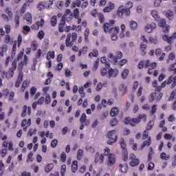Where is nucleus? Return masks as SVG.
<instances>
[{
	"instance_id": "42",
	"label": "nucleus",
	"mask_w": 176,
	"mask_h": 176,
	"mask_svg": "<svg viewBox=\"0 0 176 176\" xmlns=\"http://www.w3.org/2000/svg\"><path fill=\"white\" fill-rule=\"evenodd\" d=\"M3 171H5V165L2 160H0V176L3 175Z\"/></svg>"
},
{
	"instance_id": "11",
	"label": "nucleus",
	"mask_w": 176,
	"mask_h": 176,
	"mask_svg": "<svg viewBox=\"0 0 176 176\" xmlns=\"http://www.w3.org/2000/svg\"><path fill=\"white\" fill-rule=\"evenodd\" d=\"M50 5H53V1L50 0L48 3L45 1H41L37 5V9L38 10H45L46 6H48V8H50Z\"/></svg>"
},
{
	"instance_id": "30",
	"label": "nucleus",
	"mask_w": 176,
	"mask_h": 176,
	"mask_svg": "<svg viewBox=\"0 0 176 176\" xmlns=\"http://www.w3.org/2000/svg\"><path fill=\"white\" fill-rule=\"evenodd\" d=\"M64 25H65V21L62 18V20L59 23V27H58L59 32H64Z\"/></svg>"
},
{
	"instance_id": "5",
	"label": "nucleus",
	"mask_w": 176,
	"mask_h": 176,
	"mask_svg": "<svg viewBox=\"0 0 176 176\" xmlns=\"http://www.w3.org/2000/svg\"><path fill=\"white\" fill-rule=\"evenodd\" d=\"M107 144L109 145H112L113 144H115L116 141H118V135L116 134V131L111 130L107 133Z\"/></svg>"
},
{
	"instance_id": "51",
	"label": "nucleus",
	"mask_w": 176,
	"mask_h": 176,
	"mask_svg": "<svg viewBox=\"0 0 176 176\" xmlns=\"http://www.w3.org/2000/svg\"><path fill=\"white\" fill-rule=\"evenodd\" d=\"M67 171V166L66 165H62L60 168V175L62 176L65 175V172Z\"/></svg>"
},
{
	"instance_id": "56",
	"label": "nucleus",
	"mask_w": 176,
	"mask_h": 176,
	"mask_svg": "<svg viewBox=\"0 0 176 176\" xmlns=\"http://www.w3.org/2000/svg\"><path fill=\"white\" fill-rule=\"evenodd\" d=\"M122 13L125 16H130V13H131L130 9L122 8Z\"/></svg>"
},
{
	"instance_id": "25",
	"label": "nucleus",
	"mask_w": 176,
	"mask_h": 176,
	"mask_svg": "<svg viewBox=\"0 0 176 176\" xmlns=\"http://www.w3.org/2000/svg\"><path fill=\"white\" fill-rule=\"evenodd\" d=\"M146 44L144 43H140V50H142V56H145L146 54Z\"/></svg>"
},
{
	"instance_id": "34",
	"label": "nucleus",
	"mask_w": 176,
	"mask_h": 176,
	"mask_svg": "<svg viewBox=\"0 0 176 176\" xmlns=\"http://www.w3.org/2000/svg\"><path fill=\"white\" fill-rule=\"evenodd\" d=\"M130 74V70H129L128 69H125L122 73V79H126L127 76H129V74Z\"/></svg>"
},
{
	"instance_id": "9",
	"label": "nucleus",
	"mask_w": 176,
	"mask_h": 176,
	"mask_svg": "<svg viewBox=\"0 0 176 176\" xmlns=\"http://www.w3.org/2000/svg\"><path fill=\"white\" fill-rule=\"evenodd\" d=\"M124 122L125 124H130V126H132L133 127L140 122L138 117L137 118H130L128 117L124 120Z\"/></svg>"
},
{
	"instance_id": "43",
	"label": "nucleus",
	"mask_w": 176,
	"mask_h": 176,
	"mask_svg": "<svg viewBox=\"0 0 176 176\" xmlns=\"http://www.w3.org/2000/svg\"><path fill=\"white\" fill-rule=\"evenodd\" d=\"M85 151H87V152H89V153H94L96 152V150L94 149V148L90 146H86Z\"/></svg>"
},
{
	"instance_id": "10",
	"label": "nucleus",
	"mask_w": 176,
	"mask_h": 176,
	"mask_svg": "<svg viewBox=\"0 0 176 176\" xmlns=\"http://www.w3.org/2000/svg\"><path fill=\"white\" fill-rule=\"evenodd\" d=\"M129 160H131L130 166L131 167H137L140 164V159L137 158L134 154L129 155Z\"/></svg>"
},
{
	"instance_id": "61",
	"label": "nucleus",
	"mask_w": 176,
	"mask_h": 176,
	"mask_svg": "<svg viewBox=\"0 0 176 176\" xmlns=\"http://www.w3.org/2000/svg\"><path fill=\"white\" fill-rule=\"evenodd\" d=\"M74 14L72 13V12L71 11V10L69 9H67L65 10V14L63 16V17H67V16H71L73 15Z\"/></svg>"
},
{
	"instance_id": "16",
	"label": "nucleus",
	"mask_w": 176,
	"mask_h": 176,
	"mask_svg": "<svg viewBox=\"0 0 176 176\" xmlns=\"http://www.w3.org/2000/svg\"><path fill=\"white\" fill-rule=\"evenodd\" d=\"M162 39L164 41H166V42H168V43H173V41H174V39H176V32H175L172 36H169L168 35H164L162 37Z\"/></svg>"
},
{
	"instance_id": "54",
	"label": "nucleus",
	"mask_w": 176,
	"mask_h": 176,
	"mask_svg": "<svg viewBox=\"0 0 176 176\" xmlns=\"http://www.w3.org/2000/svg\"><path fill=\"white\" fill-rule=\"evenodd\" d=\"M28 85H30V83L28 82V81L25 80L23 81V84H22V91H25V89H27Z\"/></svg>"
},
{
	"instance_id": "4",
	"label": "nucleus",
	"mask_w": 176,
	"mask_h": 176,
	"mask_svg": "<svg viewBox=\"0 0 176 176\" xmlns=\"http://www.w3.org/2000/svg\"><path fill=\"white\" fill-rule=\"evenodd\" d=\"M16 68H17V61L14 60L12 62V67L7 73L5 72H2L3 78H4L5 75L7 79H10V78H13V75H14V71H16Z\"/></svg>"
},
{
	"instance_id": "6",
	"label": "nucleus",
	"mask_w": 176,
	"mask_h": 176,
	"mask_svg": "<svg viewBox=\"0 0 176 176\" xmlns=\"http://www.w3.org/2000/svg\"><path fill=\"white\" fill-rule=\"evenodd\" d=\"M171 85V87H174L176 86V76H170L166 81H164L161 87H166V85Z\"/></svg>"
},
{
	"instance_id": "59",
	"label": "nucleus",
	"mask_w": 176,
	"mask_h": 176,
	"mask_svg": "<svg viewBox=\"0 0 176 176\" xmlns=\"http://www.w3.org/2000/svg\"><path fill=\"white\" fill-rule=\"evenodd\" d=\"M63 6H64V1H59L56 2V8H58V9H63Z\"/></svg>"
},
{
	"instance_id": "21",
	"label": "nucleus",
	"mask_w": 176,
	"mask_h": 176,
	"mask_svg": "<svg viewBox=\"0 0 176 176\" xmlns=\"http://www.w3.org/2000/svg\"><path fill=\"white\" fill-rule=\"evenodd\" d=\"M151 15L152 17H153L155 21H157V20H160V15L159 14V12H157V10H152L151 11Z\"/></svg>"
},
{
	"instance_id": "2",
	"label": "nucleus",
	"mask_w": 176,
	"mask_h": 176,
	"mask_svg": "<svg viewBox=\"0 0 176 176\" xmlns=\"http://www.w3.org/2000/svg\"><path fill=\"white\" fill-rule=\"evenodd\" d=\"M78 39V34L76 32L69 33L67 35L66 40H65V45L67 47H72L74 46V43H75V41Z\"/></svg>"
},
{
	"instance_id": "53",
	"label": "nucleus",
	"mask_w": 176,
	"mask_h": 176,
	"mask_svg": "<svg viewBox=\"0 0 176 176\" xmlns=\"http://www.w3.org/2000/svg\"><path fill=\"white\" fill-rule=\"evenodd\" d=\"M100 72L101 76H107V75L108 74V70H107V69L105 68H102L100 70Z\"/></svg>"
},
{
	"instance_id": "18",
	"label": "nucleus",
	"mask_w": 176,
	"mask_h": 176,
	"mask_svg": "<svg viewBox=\"0 0 176 176\" xmlns=\"http://www.w3.org/2000/svg\"><path fill=\"white\" fill-rule=\"evenodd\" d=\"M113 9H115V3L110 2L109 5L104 8L103 12H104V13H109V12L113 10Z\"/></svg>"
},
{
	"instance_id": "35",
	"label": "nucleus",
	"mask_w": 176,
	"mask_h": 176,
	"mask_svg": "<svg viewBox=\"0 0 176 176\" xmlns=\"http://www.w3.org/2000/svg\"><path fill=\"white\" fill-rule=\"evenodd\" d=\"M151 142H152V141L151 140V137H148V140L143 142V145L142 146V149H144V148H145V146H149V145H151Z\"/></svg>"
},
{
	"instance_id": "64",
	"label": "nucleus",
	"mask_w": 176,
	"mask_h": 176,
	"mask_svg": "<svg viewBox=\"0 0 176 176\" xmlns=\"http://www.w3.org/2000/svg\"><path fill=\"white\" fill-rule=\"evenodd\" d=\"M125 8L126 9H129V10L131 9V8H133V3H132V1L126 2V4H125Z\"/></svg>"
},
{
	"instance_id": "23",
	"label": "nucleus",
	"mask_w": 176,
	"mask_h": 176,
	"mask_svg": "<svg viewBox=\"0 0 176 176\" xmlns=\"http://www.w3.org/2000/svg\"><path fill=\"white\" fill-rule=\"evenodd\" d=\"M110 115H111V116H113V117L118 116V115H119V108L113 107L111 109Z\"/></svg>"
},
{
	"instance_id": "50",
	"label": "nucleus",
	"mask_w": 176,
	"mask_h": 176,
	"mask_svg": "<svg viewBox=\"0 0 176 176\" xmlns=\"http://www.w3.org/2000/svg\"><path fill=\"white\" fill-rule=\"evenodd\" d=\"M51 58H54V51L49 52L47 54V60H50Z\"/></svg>"
},
{
	"instance_id": "12",
	"label": "nucleus",
	"mask_w": 176,
	"mask_h": 176,
	"mask_svg": "<svg viewBox=\"0 0 176 176\" xmlns=\"http://www.w3.org/2000/svg\"><path fill=\"white\" fill-rule=\"evenodd\" d=\"M94 162L95 163H100V164H102L104 163V160L105 157H104V154H100L99 152H96L94 155Z\"/></svg>"
},
{
	"instance_id": "17",
	"label": "nucleus",
	"mask_w": 176,
	"mask_h": 176,
	"mask_svg": "<svg viewBox=\"0 0 176 176\" xmlns=\"http://www.w3.org/2000/svg\"><path fill=\"white\" fill-rule=\"evenodd\" d=\"M119 75V70L118 69H110L108 70L109 78H116Z\"/></svg>"
},
{
	"instance_id": "8",
	"label": "nucleus",
	"mask_w": 176,
	"mask_h": 176,
	"mask_svg": "<svg viewBox=\"0 0 176 176\" xmlns=\"http://www.w3.org/2000/svg\"><path fill=\"white\" fill-rule=\"evenodd\" d=\"M115 163H116V155L113 153L109 154L107 158V164L108 167H112Z\"/></svg>"
},
{
	"instance_id": "60",
	"label": "nucleus",
	"mask_w": 176,
	"mask_h": 176,
	"mask_svg": "<svg viewBox=\"0 0 176 176\" xmlns=\"http://www.w3.org/2000/svg\"><path fill=\"white\" fill-rule=\"evenodd\" d=\"M138 118L140 119V122H141V120H143L144 122H146V115L145 114L139 115Z\"/></svg>"
},
{
	"instance_id": "31",
	"label": "nucleus",
	"mask_w": 176,
	"mask_h": 176,
	"mask_svg": "<svg viewBox=\"0 0 176 176\" xmlns=\"http://www.w3.org/2000/svg\"><path fill=\"white\" fill-rule=\"evenodd\" d=\"M54 168V165L53 164H48L45 167V173H50V171H52Z\"/></svg>"
},
{
	"instance_id": "33",
	"label": "nucleus",
	"mask_w": 176,
	"mask_h": 176,
	"mask_svg": "<svg viewBox=\"0 0 176 176\" xmlns=\"http://www.w3.org/2000/svg\"><path fill=\"white\" fill-rule=\"evenodd\" d=\"M119 167L120 168L121 173H127V170H129V166L127 165H124L120 164L119 165Z\"/></svg>"
},
{
	"instance_id": "24",
	"label": "nucleus",
	"mask_w": 176,
	"mask_h": 176,
	"mask_svg": "<svg viewBox=\"0 0 176 176\" xmlns=\"http://www.w3.org/2000/svg\"><path fill=\"white\" fill-rule=\"evenodd\" d=\"M123 8H124V6L121 5L119 6L117 10V16H118L120 19H122L123 17Z\"/></svg>"
},
{
	"instance_id": "58",
	"label": "nucleus",
	"mask_w": 176,
	"mask_h": 176,
	"mask_svg": "<svg viewBox=\"0 0 176 176\" xmlns=\"http://www.w3.org/2000/svg\"><path fill=\"white\" fill-rule=\"evenodd\" d=\"M98 64H100V59H97L95 61L93 67V71H97V69H98Z\"/></svg>"
},
{
	"instance_id": "47",
	"label": "nucleus",
	"mask_w": 176,
	"mask_h": 176,
	"mask_svg": "<svg viewBox=\"0 0 176 176\" xmlns=\"http://www.w3.org/2000/svg\"><path fill=\"white\" fill-rule=\"evenodd\" d=\"M160 157L162 160H168V159H170V155H166V153H162Z\"/></svg>"
},
{
	"instance_id": "38",
	"label": "nucleus",
	"mask_w": 176,
	"mask_h": 176,
	"mask_svg": "<svg viewBox=\"0 0 176 176\" xmlns=\"http://www.w3.org/2000/svg\"><path fill=\"white\" fill-rule=\"evenodd\" d=\"M80 5H82V1L80 0H76L75 1L72 2V8H76V6H78V8H79V6H80Z\"/></svg>"
},
{
	"instance_id": "44",
	"label": "nucleus",
	"mask_w": 176,
	"mask_h": 176,
	"mask_svg": "<svg viewBox=\"0 0 176 176\" xmlns=\"http://www.w3.org/2000/svg\"><path fill=\"white\" fill-rule=\"evenodd\" d=\"M30 31H31V28H30L28 25H24L23 27V33L25 34H28V32H30Z\"/></svg>"
},
{
	"instance_id": "55",
	"label": "nucleus",
	"mask_w": 176,
	"mask_h": 176,
	"mask_svg": "<svg viewBox=\"0 0 176 176\" xmlns=\"http://www.w3.org/2000/svg\"><path fill=\"white\" fill-rule=\"evenodd\" d=\"M123 160L124 162H127V160H129V153L127 152V151L124 150L123 151Z\"/></svg>"
},
{
	"instance_id": "14",
	"label": "nucleus",
	"mask_w": 176,
	"mask_h": 176,
	"mask_svg": "<svg viewBox=\"0 0 176 176\" xmlns=\"http://www.w3.org/2000/svg\"><path fill=\"white\" fill-rule=\"evenodd\" d=\"M157 27V25L155 23L147 24L144 27V31L145 32H147V34H151L154 30H156Z\"/></svg>"
},
{
	"instance_id": "39",
	"label": "nucleus",
	"mask_w": 176,
	"mask_h": 176,
	"mask_svg": "<svg viewBox=\"0 0 176 176\" xmlns=\"http://www.w3.org/2000/svg\"><path fill=\"white\" fill-rule=\"evenodd\" d=\"M51 25L52 27H56V25H57V16H54L51 18Z\"/></svg>"
},
{
	"instance_id": "29",
	"label": "nucleus",
	"mask_w": 176,
	"mask_h": 176,
	"mask_svg": "<svg viewBox=\"0 0 176 176\" xmlns=\"http://www.w3.org/2000/svg\"><path fill=\"white\" fill-rule=\"evenodd\" d=\"M72 173H76L78 171V161H74L72 164Z\"/></svg>"
},
{
	"instance_id": "49",
	"label": "nucleus",
	"mask_w": 176,
	"mask_h": 176,
	"mask_svg": "<svg viewBox=\"0 0 176 176\" xmlns=\"http://www.w3.org/2000/svg\"><path fill=\"white\" fill-rule=\"evenodd\" d=\"M32 156H34V153L32 152H30L28 155V158L26 160V162L28 163H29V162H34V159L32 158Z\"/></svg>"
},
{
	"instance_id": "57",
	"label": "nucleus",
	"mask_w": 176,
	"mask_h": 176,
	"mask_svg": "<svg viewBox=\"0 0 176 176\" xmlns=\"http://www.w3.org/2000/svg\"><path fill=\"white\" fill-rule=\"evenodd\" d=\"M23 56H24V50H22L20 51L19 54L17 56V60L21 61Z\"/></svg>"
},
{
	"instance_id": "37",
	"label": "nucleus",
	"mask_w": 176,
	"mask_h": 176,
	"mask_svg": "<svg viewBox=\"0 0 176 176\" xmlns=\"http://www.w3.org/2000/svg\"><path fill=\"white\" fill-rule=\"evenodd\" d=\"M14 21H15V28H19V26L20 25V15L17 14L15 16Z\"/></svg>"
},
{
	"instance_id": "15",
	"label": "nucleus",
	"mask_w": 176,
	"mask_h": 176,
	"mask_svg": "<svg viewBox=\"0 0 176 176\" xmlns=\"http://www.w3.org/2000/svg\"><path fill=\"white\" fill-rule=\"evenodd\" d=\"M80 122L81 124H85V126H89L90 124V120H87V116L85 113H82Z\"/></svg>"
},
{
	"instance_id": "22",
	"label": "nucleus",
	"mask_w": 176,
	"mask_h": 176,
	"mask_svg": "<svg viewBox=\"0 0 176 176\" xmlns=\"http://www.w3.org/2000/svg\"><path fill=\"white\" fill-rule=\"evenodd\" d=\"M108 60L111 63H113V64H114L115 65L118 64V58H116V56H115V55H113V54H109Z\"/></svg>"
},
{
	"instance_id": "36",
	"label": "nucleus",
	"mask_w": 176,
	"mask_h": 176,
	"mask_svg": "<svg viewBox=\"0 0 176 176\" xmlns=\"http://www.w3.org/2000/svg\"><path fill=\"white\" fill-rule=\"evenodd\" d=\"M34 2V0H26L25 3L23 5L22 8L24 10L23 12H25V9H27V6H30L31 3Z\"/></svg>"
},
{
	"instance_id": "45",
	"label": "nucleus",
	"mask_w": 176,
	"mask_h": 176,
	"mask_svg": "<svg viewBox=\"0 0 176 176\" xmlns=\"http://www.w3.org/2000/svg\"><path fill=\"white\" fill-rule=\"evenodd\" d=\"M120 90L122 91V94H126V93H127V87H126L124 85H122L120 87Z\"/></svg>"
},
{
	"instance_id": "3",
	"label": "nucleus",
	"mask_w": 176,
	"mask_h": 176,
	"mask_svg": "<svg viewBox=\"0 0 176 176\" xmlns=\"http://www.w3.org/2000/svg\"><path fill=\"white\" fill-rule=\"evenodd\" d=\"M157 66V63H153L151 64V60H141L139 64H138V69H142V68H144V67L145 68H151V69H155V68H156V67Z\"/></svg>"
},
{
	"instance_id": "28",
	"label": "nucleus",
	"mask_w": 176,
	"mask_h": 176,
	"mask_svg": "<svg viewBox=\"0 0 176 176\" xmlns=\"http://www.w3.org/2000/svg\"><path fill=\"white\" fill-rule=\"evenodd\" d=\"M119 31H120V29H119V27H114L111 28L110 30L109 34H119Z\"/></svg>"
},
{
	"instance_id": "52",
	"label": "nucleus",
	"mask_w": 176,
	"mask_h": 176,
	"mask_svg": "<svg viewBox=\"0 0 176 176\" xmlns=\"http://www.w3.org/2000/svg\"><path fill=\"white\" fill-rule=\"evenodd\" d=\"M27 109H28L27 105H24L23 107L22 113H21L22 118H25V116H27Z\"/></svg>"
},
{
	"instance_id": "19",
	"label": "nucleus",
	"mask_w": 176,
	"mask_h": 176,
	"mask_svg": "<svg viewBox=\"0 0 176 176\" xmlns=\"http://www.w3.org/2000/svg\"><path fill=\"white\" fill-rule=\"evenodd\" d=\"M129 27L131 31H135L138 28V23L135 21H131L129 23Z\"/></svg>"
},
{
	"instance_id": "1",
	"label": "nucleus",
	"mask_w": 176,
	"mask_h": 176,
	"mask_svg": "<svg viewBox=\"0 0 176 176\" xmlns=\"http://www.w3.org/2000/svg\"><path fill=\"white\" fill-rule=\"evenodd\" d=\"M27 61H28V56L27 55H24L23 60H21L20 63H18L19 71H23V69L24 68V65H27ZM23 76H24V74H23V72H20L18 76L17 80H20L21 82H23Z\"/></svg>"
},
{
	"instance_id": "40",
	"label": "nucleus",
	"mask_w": 176,
	"mask_h": 176,
	"mask_svg": "<svg viewBox=\"0 0 176 176\" xmlns=\"http://www.w3.org/2000/svg\"><path fill=\"white\" fill-rule=\"evenodd\" d=\"M165 15L170 20H173V16H174V12L171 10L166 11Z\"/></svg>"
},
{
	"instance_id": "26",
	"label": "nucleus",
	"mask_w": 176,
	"mask_h": 176,
	"mask_svg": "<svg viewBox=\"0 0 176 176\" xmlns=\"http://www.w3.org/2000/svg\"><path fill=\"white\" fill-rule=\"evenodd\" d=\"M85 154V151L83 149L80 148L77 151V159L78 160H80L83 158V155Z\"/></svg>"
},
{
	"instance_id": "48",
	"label": "nucleus",
	"mask_w": 176,
	"mask_h": 176,
	"mask_svg": "<svg viewBox=\"0 0 176 176\" xmlns=\"http://www.w3.org/2000/svg\"><path fill=\"white\" fill-rule=\"evenodd\" d=\"M155 126V121L151 120L149 121L147 126H146V130H152V127Z\"/></svg>"
},
{
	"instance_id": "46",
	"label": "nucleus",
	"mask_w": 176,
	"mask_h": 176,
	"mask_svg": "<svg viewBox=\"0 0 176 176\" xmlns=\"http://www.w3.org/2000/svg\"><path fill=\"white\" fill-rule=\"evenodd\" d=\"M63 20L67 22V23H71L72 21V19H74V14L73 15H68L66 17L63 16Z\"/></svg>"
},
{
	"instance_id": "13",
	"label": "nucleus",
	"mask_w": 176,
	"mask_h": 176,
	"mask_svg": "<svg viewBox=\"0 0 176 176\" xmlns=\"http://www.w3.org/2000/svg\"><path fill=\"white\" fill-rule=\"evenodd\" d=\"M45 25V19H41V21H36L34 24L32 25L31 29L34 31H38L40 27H43Z\"/></svg>"
},
{
	"instance_id": "27",
	"label": "nucleus",
	"mask_w": 176,
	"mask_h": 176,
	"mask_svg": "<svg viewBox=\"0 0 176 176\" xmlns=\"http://www.w3.org/2000/svg\"><path fill=\"white\" fill-rule=\"evenodd\" d=\"M111 28H111V24L108 23H104V25H103L104 32L105 33L110 32Z\"/></svg>"
},
{
	"instance_id": "41",
	"label": "nucleus",
	"mask_w": 176,
	"mask_h": 176,
	"mask_svg": "<svg viewBox=\"0 0 176 176\" xmlns=\"http://www.w3.org/2000/svg\"><path fill=\"white\" fill-rule=\"evenodd\" d=\"M148 41L150 43H153V45H157L159 43V40H157V38H153V37H149Z\"/></svg>"
},
{
	"instance_id": "7",
	"label": "nucleus",
	"mask_w": 176,
	"mask_h": 176,
	"mask_svg": "<svg viewBox=\"0 0 176 176\" xmlns=\"http://www.w3.org/2000/svg\"><path fill=\"white\" fill-rule=\"evenodd\" d=\"M157 21H158L159 27L163 28L164 32H168V30H170V25H166V19H164V18L160 17V19L157 20Z\"/></svg>"
},
{
	"instance_id": "63",
	"label": "nucleus",
	"mask_w": 176,
	"mask_h": 176,
	"mask_svg": "<svg viewBox=\"0 0 176 176\" xmlns=\"http://www.w3.org/2000/svg\"><path fill=\"white\" fill-rule=\"evenodd\" d=\"M98 19L100 23H104V21H105V17L104 16V14L102 13L99 14Z\"/></svg>"
},
{
	"instance_id": "62",
	"label": "nucleus",
	"mask_w": 176,
	"mask_h": 176,
	"mask_svg": "<svg viewBox=\"0 0 176 176\" xmlns=\"http://www.w3.org/2000/svg\"><path fill=\"white\" fill-rule=\"evenodd\" d=\"M57 144H58V141L56 139L53 140L51 142V146L52 148H56L57 146Z\"/></svg>"
},
{
	"instance_id": "20",
	"label": "nucleus",
	"mask_w": 176,
	"mask_h": 176,
	"mask_svg": "<svg viewBox=\"0 0 176 176\" xmlns=\"http://www.w3.org/2000/svg\"><path fill=\"white\" fill-rule=\"evenodd\" d=\"M24 19L27 21V24L31 25L32 24V14L31 13L28 12L24 16Z\"/></svg>"
},
{
	"instance_id": "32",
	"label": "nucleus",
	"mask_w": 176,
	"mask_h": 176,
	"mask_svg": "<svg viewBox=\"0 0 176 176\" xmlns=\"http://www.w3.org/2000/svg\"><path fill=\"white\" fill-rule=\"evenodd\" d=\"M89 57H98V50L97 49H94L89 54Z\"/></svg>"
}]
</instances>
